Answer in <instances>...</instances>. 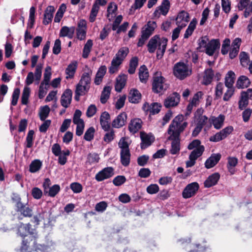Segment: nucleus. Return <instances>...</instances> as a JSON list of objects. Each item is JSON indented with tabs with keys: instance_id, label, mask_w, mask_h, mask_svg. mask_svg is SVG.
<instances>
[{
	"instance_id": "obj_1",
	"label": "nucleus",
	"mask_w": 252,
	"mask_h": 252,
	"mask_svg": "<svg viewBox=\"0 0 252 252\" xmlns=\"http://www.w3.org/2000/svg\"><path fill=\"white\" fill-rule=\"evenodd\" d=\"M31 225L30 224H22L18 229V233L22 237H27V238L23 241L21 246V251L30 252L33 248H35V241L34 237L28 236V234H34L33 231H30Z\"/></svg>"
},
{
	"instance_id": "obj_2",
	"label": "nucleus",
	"mask_w": 252,
	"mask_h": 252,
	"mask_svg": "<svg viewBox=\"0 0 252 252\" xmlns=\"http://www.w3.org/2000/svg\"><path fill=\"white\" fill-rule=\"evenodd\" d=\"M167 40L165 38H160L158 35H155L149 40L148 50L150 53H154L157 50V56L158 59L161 58L165 51Z\"/></svg>"
},
{
	"instance_id": "obj_3",
	"label": "nucleus",
	"mask_w": 252,
	"mask_h": 252,
	"mask_svg": "<svg viewBox=\"0 0 252 252\" xmlns=\"http://www.w3.org/2000/svg\"><path fill=\"white\" fill-rule=\"evenodd\" d=\"M200 144L201 142L199 140H194L189 145L188 149L189 150H193V151L189 156V159L186 161L187 167L193 166L197 158L202 155L204 151V147L201 145Z\"/></svg>"
},
{
	"instance_id": "obj_4",
	"label": "nucleus",
	"mask_w": 252,
	"mask_h": 252,
	"mask_svg": "<svg viewBox=\"0 0 252 252\" xmlns=\"http://www.w3.org/2000/svg\"><path fill=\"white\" fill-rule=\"evenodd\" d=\"M184 117L183 115H178L172 121L168 130V133L172 135V137L177 138L185 128L187 126L188 123L184 122Z\"/></svg>"
},
{
	"instance_id": "obj_5",
	"label": "nucleus",
	"mask_w": 252,
	"mask_h": 252,
	"mask_svg": "<svg viewBox=\"0 0 252 252\" xmlns=\"http://www.w3.org/2000/svg\"><path fill=\"white\" fill-rule=\"evenodd\" d=\"M201 51H204L209 56H212L215 51L220 48V44L217 39L210 41L206 37H202L199 43Z\"/></svg>"
},
{
	"instance_id": "obj_6",
	"label": "nucleus",
	"mask_w": 252,
	"mask_h": 252,
	"mask_svg": "<svg viewBox=\"0 0 252 252\" xmlns=\"http://www.w3.org/2000/svg\"><path fill=\"white\" fill-rule=\"evenodd\" d=\"M168 88V84L160 72H157L153 76L152 89L156 93H161Z\"/></svg>"
},
{
	"instance_id": "obj_7",
	"label": "nucleus",
	"mask_w": 252,
	"mask_h": 252,
	"mask_svg": "<svg viewBox=\"0 0 252 252\" xmlns=\"http://www.w3.org/2000/svg\"><path fill=\"white\" fill-rule=\"evenodd\" d=\"M51 76V67L50 66H47L44 69L43 79L41 82L39 88L38 97L40 99L43 98L47 94Z\"/></svg>"
},
{
	"instance_id": "obj_8",
	"label": "nucleus",
	"mask_w": 252,
	"mask_h": 252,
	"mask_svg": "<svg viewBox=\"0 0 252 252\" xmlns=\"http://www.w3.org/2000/svg\"><path fill=\"white\" fill-rule=\"evenodd\" d=\"M90 81L91 79L88 74L83 75L76 88L75 99L78 100L79 96L85 94L90 89Z\"/></svg>"
},
{
	"instance_id": "obj_9",
	"label": "nucleus",
	"mask_w": 252,
	"mask_h": 252,
	"mask_svg": "<svg viewBox=\"0 0 252 252\" xmlns=\"http://www.w3.org/2000/svg\"><path fill=\"white\" fill-rule=\"evenodd\" d=\"M174 75L178 78L183 79L190 73L188 66L183 63H178L174 68Z\"/></svg>"
},
{
	"instance_id": "obj_10",
	"label": "nucleus",
	"mask_w": 252,
	"mask_h": 252,
	"mask_svg": "<svg viewBox=\"0 0 252 252\" xmlns=\"http://www.w3.org/2000/svg\"><path fill=\"white\" fill-rule=\"evenodd\" d=\"M233 130V127L232 126L225 127L220 132H217L215 135L211 136L209 140L210 141L214 142L220 141L226 138L232 132Z\"/></svg>"
},
{
	"instance_id": "obj_11",
	"label": "nucleus",
	"mask_w": 252,
	"mask_h": 252,
	"mask_svg": "<svg viewBox=\"0 0 252 252\" xmlns=\"http://www.w3.org/2000/svg\"><path fill=\"white\" fill-rule=\"evenodd\" d=\"M199 186L197 182H193L188 185L182 192L184 198H189L194 196L198 191Z\"/></svg>"
},
{
	"instance_id": "obj_12",
	"label": "nucleus",
	"mask_w": 252,
	"mask_h": 252,
	"mask_svg": "<svg viewBox=\"0 0 252 252\" xmlns=\"http://www.w3.org/2000/svg\"><path fill=\"white\" fill-rule=\"evenodd\" d=\"M108 0H95L93 5L89 17L91 22H94L95 21L99 10L100 6L105 5Z\"/></svg>"
},
{
	"instance_id": "obj_13",
	"label": "nucleus",
	"mask_w": 252,
	"mask_h": 252,
	"mask_svg": "<svg viewBox=\"0 0 252 252\" xmlns=\"http://www.w3.org/2000/svg\"><path fill=\"white\" fill-rule=\"evenodd\" d=\"M114 175V170L112 167L104 168L98 172L95 176V180L98 182L102 181Z\"/></svg>"
},
{
	"instance_id": "obj_14",
	"label": "nucleus",
	"mask_w": 252,
	"mask_h": 252,
	"mask_svg": "<svg viewBox=\"0 0 252 252\" xmlns=\"http://www.w3.org/2000/svg\"><path fill=\"white\" fill-rule=\"evenodd\" d=\"M87 31V22L85 20H80L77 25L76 34L77 38L80 40L85 39Z\"/></svg>"
},
{
	"instance_id": "obj_15",
	"label": "nucleus",
	"mask_w": 252,
	"mask_h": 252,
	"mask_svg": "<svg viewBox=\"0 0 252 252\" xmlns=\"http://www.w3.org/2000/svg\"><path fill=\"white\" fill-rule=\"evenodd\" d=\"M189 19V13L184 10H182L178 14L176 18V23L177 26L184 28L186 26Z\"/></svg>"
},
{
	"instance_id": "obj_16",
	"label": "nucleus",
	"mask_w": 252,
	"mask_h": 252,
	"mask_svg": "<svg viewBox=\"0 0 252 252\" xmlns=\"http://www.w3.org/2000/svg\"><path fill=\"white\" fill-rule=\"evenodd\" d=\"M161 107V106L158 103H152L150 104L147 102H145L143 104L142 108L145 112L154 115L160 111Z\"/></svg>"
},
{
	"instance_id": "obj_17",
	"label": "nucleus",
	"mask_w": 252,
	"mask_h": 252,
	"mask_svg": "<svg viewBox=\"0 0 252 252\" xmlns=\"http://www.w3.org/2000/svg\"><path fill=\"white\" fill-rule=\"evenodd\" d=\"M110 116L106 111L102 112L100 116V124L102 128L105 131H109L110 128Z\"/></svg>"
},
{
	"instance_id": "obj_18",
	"label": "nucleus",
	"mask_w": 252,
	"mask_h": 252,
	"mask_svg": "<svg viewBox=\"0 0 252 252\" xmlns=\"http://www.w3.org/2000/svg\"><path fill=\"white\" fill-rule=\"evenodd\" d=\"M141 139V148L145 149L149 146L154 141V137L151 134H147L144 132H140Z\"/></svg>"
},
{
	"instance_id": "obj_19",
	"label": "nucleus",
	"mask_w": 252,
	"mask_h": 252,
	"mask_svg": "<svg viewBox=\"0 0 252 252\" xmlns=\"http://www.w3.org/2000/svg\"><path fill=\"white\" fill-rule=\"evenodd\" d=\"M180 101V95L176 93H173L170 95L164 101V106L166 108L174 107L177 105Z\"/></svg>"
},
{
	"instance_id": "obj_20",
	"label": "nucleus",
	"mask_w": 252,
	"mask_h": 252,
	"mask_svg": "<svg viewBox=\"0 0 252 252\" xmlns=\"http://www.w3.org/2000/svg\"><path fill=\"white\" fill-rule=\"evenodd\" d=\"M157 24L155 21H149L142 29L141 33L146 37H149L157 28Z\"/></svg>"
},
{
	"instance_id": "obj_21",
	"label": "nucleus",
	"mask_w": 252,
	"mask_h": 252,
	"mask_svg": "<svg viewBox=\"0 0 252 252\" xmlns=\"http://www.w3.org/2000/svg\"><path fill=\"white\" fill-rule=\"evenodd\" d=\"M72 91L69 89H66L62 94L61 98L62 105L66 108L70 105L72 100Z\"/></svg>"
},
{
	"instance_id": "obj_22",
	"label": "nucleus",
	"mask_w": 252,
	"mask_h": 252,
	"mask_svg": "<svg viewBox=\"0 0 252 252\" xmlns=\"http://www.w3.org/2000/svg\"><path fill=\"white\" fill-rule=\"evenodd\" d=\"M127 119L126 114L124 113H120L112 122V125L114 128H120L126 124Z\"/></svg>"
},
{
	"instance_id": "obj_23",
	"label": "nucleus",
	"mask_w": 252,
	"mask_h": 252,
	"mask_svg": "<svg viewBox=\"0 0 252 252\" xmlns=\"http://www.w3.org/2000/svg\"><path fill=\"white\" fill-rule=\"evenodd\" d=\"M221 156L219 153L212 154L205 162V167L210 169L215 166L220 160Z\"/></svg>"
},
{
	"instance_id": "obj_24",
	"label": "nucleus",
	"mask_w": 252,
	"mask_h": 252,
	"mask_svg": "<svg viewBox=\"0 0 252 252\" xmlns=\"http://www.w3.org/2000/svg\"><path fill=\"white\" fill-rule=\"evenodd\" d=\"M225 116L220 114L218 117L212 116L209 119V122L216 129H220L223 126Z\"/></svg>"
},
{
	"instance_id": "obj_25",
	"label": "nucleus",
	"mask_w": 252,
	"mask_h": 252,
	"mask_svg": "<svg viewBox=\"0 0 252 252\" xmlns=\"http://www.w3.org/2000/svg\"><path fill=\"white\" fill-rule=\"evenodd\" d=\"M142 121L139 118H134L132 119L128 125V129L131 133H135L142 127Z\"/></svg>"
},
{
	"instance_id": "obj_26",
	"label": "nucleus",
	"mask_w": 252,
	"mask_h": 252,
	"mask_svg": "<svg viewBox=\"0 0 252 252\" xmlns=\"http://www.w3.org/2000/svg\"><path fill=\"white\" fill-rule=\"evenodd\" d=\"M55 11V8L53 6H48L46 8L44 14L43 24L46 25L52 22Z\"/></svg>"
},
{
	"instance_id": "obj_27",
	"label": "nucleus",
	"mask_w": 252,
	"mask_h": 252,
	"mask_svg": "<svg viewBox=\"0 0 252 252\" xmlns=\"http://www.w3.org/2000/svg\"><path fill=\"white\" fill-rule=\"evenodd\" d=\"M220 175L218 173H215L209 176L204 182L206 188H210L215 185L218 182Z\"/></svg>"
},
{
	"instance_id": "obj_28",
	"label": "nucleus",
	"mask_w": 252,
	"mask_h": 252,
	"mask_svg": "<svg viewBox=\"0 0 252 252\" xmlns=\"http://www.w3.org/2000/svg\"><path fill=\"white\" fill-rule=\"evenodd\" d=\"M75 32V27H68L64 26L62 28L60 32V37H67L69 39L73 38Z\"/></svg>"
},
{
	"instance_id": "obj_29",
	"label": "nucleus",
	"mask_w": 252,
	"mask_h": 252,
	"mask_svg": "<svg viewBox=\"0 0 252 252\" xmlns=\"http://www.w3.org/2000/svg\"><path fill=\"white\" fill-rule=\"evenodd\" d=\"M127 80V76L125 74L119 75L116 79L115 90L117 92H120L125 87Z\"/></svg>"
},
{
	"instance_id": "obj_30",
	"label": "nucleus",
	"mask_w": 252,
	"mask_h": 252,
	"mask_svg": "<svg viewBox=\"0 0 252 252\" xmlns=\"http://www.w3.org/2000/svg\"><path fill=\"white\" fill-rule=\"evenodd\" d=\"M169 9V2L168 0H163L161 5L159 6L154 12L156 16L161 14L165 15L168 12Z\"/></svg>"
},
{
	"instance_id": "obj_31",
	"label": "nucleus",
	"mask_w": 252,
	"mask_h": 252,
	"mask_svg": "<svg viewBox=\"0 0 252 252\" xmlns=\"http://www.w3.org/2000/svg\"><path fill=\"white\" fill-rule=\"evenodd\" d=\"M17 208L18 211L25 217H30L32 215V210L28 207L24 205L21 202H19L17 204Z\"/></svg>"
},
{
	"instance_id": "obj_32",
	"label": "nucleus",
	"mask_w": 252,
	"mask_h": 252,
	"mask_svg": "<svg viewBox=\"0 0 252 252\" xmlns=\"http://www.w3.org/2000/svg\"><path fill=\"white\" fill-rule=\"evenodd\" d=\"M238 163V159L235 157H229L227 158V168L231 174H234L235 172L234 167Z\"/></svg>"
},
{
	"instance_id": "obj_33",
	"label": "nucleus",
	"mask_w": 252,
	"mask_h": 252,
	"mask_svg": "<svg viewBox=\"0 0 252 252\" xmlns=\"http://www.w3.org/2000/svg\"><path fill=\"white\" fill-rule=\"evenodd\" d=\"M168 139L173 141L171 143V153L173 155L177 154L180 151L179 137L173 138V137H172V135H170Z\"/></svg>"
},
{
	"instance_id": "obj_34",
	"label": "nucleus",
	"mask_w": 252,
	"mask_h": 252,
	"mask_svg": "<svg viewBox=\"0 0 252 252\" xmlns=\"http://www.w3.org/2000/svg\"><path fill=\"white\" fill-rule=\"evenodd\" d=\"M117 10V4L113 2H110L107 7V18L111 21L116 15V12Z\"/></svg>"
},
{
	"instance_id": "obj_35",
	"label": "nucleus",
	"mask_w": 252,
	"mask_h": 252,
	"mask_svg": "<svg viewBox=\"0 0 252 252\" xmlns=\"http://www.w3.org/2000/svg\"><path fill=\"white\" fill-rule=\"evenodd\" d=\"M141 95L136 89H133L130 90L128 96L129 101L131 103H137L141 99Z\"/></svg>"
},
{
	"instance_id": "obj_36",
	"label": "nucleus",
	"mask_w": 252,
	"mask_h": 252,
	"mask_svg": "<svg viewBox=\"0 0 252 252\" xmlns=\"http://www.w3.org/2000/svg\"><path fill=\"white\" fill-rule=\"evenodd\" d=\"M128 52L129 50L128 48L126 47H122L116 54L114 59L122 63L123 61L128 53Z\"/></svg>"
},
{
	"instance_id": "obj_37",
	"label": "nucleus",
	"mask_w": 252,
	"mask_h": 252,
	"mask_svg": "<svg viewBox=\"0 0 252 252\" xmlns=\"http://www.w3.org/2000/svg\"><path fill=\"white\" fill-rule=\"evenodd\" d=\"M251 82L248 77L242 75L238 79L236 86L239 89L247 88L250 85Z\"/></svg>"
},
{
	"instance_id": "obj_38",
	"label": "nucleus",
	"mask_w": 252,
	"mask_h": 252,
	"mask_svg": "<svg viewBox=\"0 0 252 252\" xmlns=\"http://www.w3.org/2000/svg\"><path fill=\"white\" fill-rule=\"evenodd\" d=\"M106 70L107 68L105 65L101 66L99 68L94 79V83L96 85H99L102 82V78L106 72Z\"/></svg>"
},
{
	"instance_id": "obj_39",
	"label": "nucleus",
	"mask_w": 252,
	"mask_h": 252,
	"mask_svg": "<svg viewBox=\"0 0 252 252\" xmlns=\"http://www.w3.org/2000/svg\"><path fill=\"white\" fill-rule=\"evenodd\" d=\"M77 68V63L73 62L70 63L67 67L65 70L66 75V78H72L74 75Z\"/></svg>"
},
{
	"instance_id": "obj_40",
	"label": "nucleus",
	"mask_w": 252,
	"mask_h": 252,
	"mask_svg": "<svg viewBox=\"0 0 252 252\" xmlns=\"http://www.w3.org/2000/svg\"><path fill=\"white\" fill-rule=\"evenodd\" d=\"M139 77L142 83H146L149 78V72L146 66L142 65L140 67L139 70Z\"/></svg>"
},
{
	"instance_id": "obj_41",
	"label": "nucleus",
	"mask_w": 252,
	"mask_h": 252,
	"mask_svg": "<svg viewBox=\"0 0 252 252\" xmlns=\"http://www.w3.org/2000/svg\"><path fill=\"white\" fill-rule=\"evenodd\" d=\"M214 77V72L211 69H207L205 71L202 83L205 85L210 84Z\"/></svg>"
},
{
	"instance_id": "obj_42",
	"label": "nucleus",
	"mask_w": 252,
	"mask_h": 252,
	"mask_svg": "<svg viewBox=\"0 0 252 252\" xmlns=\"http://www.w3.org/2000/svg\"><path fill=\"white\" fill-rule=\"evenodd\" d=\"M235 73L232 71H229L226 75L225 85L226 87H232L235 80Z\"/></svg>"
},
{
	"instance_id": "obj_43",
	"label": "nucleus",
	"mask_w": 252,
	"mask_h": 252,
	"mask_svg": "<svg viewBox=\"0 0 252 252\" xmlns=\"http://www.w3.org/2000/svg\"><path fill=\"white\" fill-rule=\"evenodd\" d=\"M197 23V21L196 19H193L192 20L186 31L184 34L185 38H188L190 35L192 34L193 32L195 29Z\"/></svg>"
},
{
	"instance_id": "obj_44",
	"label": "nucleus",
	"mask_w": 252,
	"mask_h": 252,
	"mask_svg": "<svg viewBox=\"0 0 252 252\" xmlns=\"http://www.w3.org/2000/svg\"><path fill=\"white\" fill-rule=\"evenodd\" d=\"M66 6L64 4H62L60 6L57 12L55 15L54 18V21L56 23L60 22L61 19L63 18V15L65 11H66Z\"/></svg>"
},
{
	"instance_id": "obj_45",
	"label": "nucleus",
	"mask_w": 252,
	"mask_h": 252,
	"mask_svg": "<svg viewBox=\"0 0 252 252\" xmlns=\"http://www.w3.org/2000/svg\"><path fill=\"white\" fill-rule=\"evenodd\" d=\"M121 160L122 164L124 166L129 164L130 160L129 151H124L121 152Z\"/></svg>"
},
{
	"instance_id": "obj_46",
	"label": "nucleus",
	"mask_w": 252,
	"mask_h": 252,
	"mask_svg": "<svg viewBox=\"0 0 252 252\" xmlns=\"http://www.w3.org/2000/svg\"><path fill=\"white\" fill-rule=\"evenodd\" d=\"M111 88L109 86L104 88L100 96V101L102 103H105L109 97Z\"/></svg>"
},
{
	"instance_id": "obj_47",
	"label": "nucleus",
	"mask_w": 252,
	"mask_h": 252,
	"mask_svg": "<svg viewBox=\"0 0 252 252\" xmlns=\"http://www.w3.org/2000/svg\"><path fill=\"white\" fill-rule=\"evenodd\" d=\"M42 166V162L38 159H35L32 161L30 165V171L32 173H35L38 171Z\"/></svg>"
},
{
	"instance_id": "obj_48",
	"label": "nucleus",
	"mask_w": 252,
	"mask_h": 252,
	"mask_svg": "<svg viewBox=\"0 0 252 252\" xmlns=\"http://www.w3.org/2000/svg\"><path fill=\"white\" fill-rule=\"evenodd\" d=\"M50 111V109L48 105L41 107L39 113L40 120L44 121L48 116Z\"/></svg>"
},
{
	"instance_id": "obj_49",
	"label": "nucleus",
	"mask_w": 252,
	"mask_h": 252,
	"mask_svg": "<svg viewBox=\"0 0 252 252\" xmlns=\"http://www.w3.org/2000/svg\"><path fill=\"white\" fill-rule=\"evenodd\" d=\"M121 63L120 61H118L113 58L111 62V66L109 68V73L113 74L118 72Z\"/></svg>"
},
{
	"instance_id": "obj_50",
	"label": "nucleus",
	"mask_w": 252,
	"mask_h": 252,
	"mask_svg": "<svg viewBox=\"0 0 252 252\" xmlns=\"http://www.w3.org/2000/svg\"><path fill=\"white\" fill-rule=\"evenodd\" d=\"M249 104V99L242 92L241 94V96L239 101V108L241 110L244 109Z\"/></svg>"
},
{
	"instance_id": "obj_51",
	"label": "nucleus",
	"mask_w": 252,
	"mask_h": 252,
	"mask_svg": "<svg viewBox=\"0 0 252 252\" xmlns=\"http://www.w3.org/2000/svg\"><path fill=\"white\" fill-rule=\"evenodd\" d=\"M30 94V89L28 87H25L22 95V103L26 105L28 102V99Z\"/></svg>"
},
{
	"instance_id": "obj_52",
	"label": "nucleus",
	"mask_w": 252,
	"mask_h": 252,
	"mask_svg": "<svg viewBox=\"0 0 252 252\" xmlns=\"http://www.w3.org/2000/svg\"><path fill=\"white\" fill-rule=\"evenodd\" d=\"M203 93L202 92L196 93L189 102L190 103L196 106L199 104L200 99L202 98Z\"/></svg>"
},
{
	"instance_id": "obj_53",
	"label": "nucleus",
	"mask_w": 252,
	"mask_h": 252,
	"mask_svg": "<svg viewBox=\"0 0 252 252\" xmlns=\"http://www.w3.org/2000/svg\"><path fill=\"white\" fill-rule=\"evenodd\" d=\"M35 69V71L34 75L35 78V80L37 81H39L41 79V75H42V71L43 68V64L41 63H39L37 64Z\"/></svg>"
},
{
	"instance_id": "obj_54",
	"label": "nucleus",
	"mask_w": 252,
	"mask_h": 252,
	"mask_svg": "<svg viewBox=\"0 0 252 252\" xmlns=\"http://www.w3.org/2000/svg\"><path fill=\"white\" fill-rule=\"evenodd\" d=\"M34 131L33 130H30L29 131L26 137V147L27 148H31L33 145V139Z\"/></svg>"
},
{
	"instance_id": "obj_55",
	"label": "nucleus",
	"mask_w": 252,
	"mask_h": 252,
	"mask_svg": "<svg viewBox=\"0 0 252 252\" xmlns=\"http://www.w3.org/2000/svg\"><path fill=\"white\" fill-rule=\"evenodd\" d=\"M35 11V10L34 7H32L30 8L29 22L28 24V27L29 28H32L34 24Z\"/></svg>"
},
{
	"instance_id": "obj_56",
	"label": "nucleus",
	"mask_w": 252,
	"mask_h": 252,
	"mask_svg": "<svg viewBox=\"0 0 252 252\" xmlns=\"http://www.w3.org/2000/svg\"><path fill=\"white\" fill-rule=\"evenodd\" d=\"M77 125L76 134L78 136H81L84 131L85 125L83 121L73 123Z\"/></svg>"
},
{
	"instance_id": "obj_57",
	"label": "nucleus",
	"mask_w": 252,
	"mask_h": 252,
	"mask_svg": "<svg viewBox=\"0 0 252 252\" xmlns=\"http://www.w3.org/2000/svg\"><path fill=\"white\" fill-rule=\"evenodd\" d=\"M57 91H51L46 96L45 101L46 102H48L51 101H54V102L56 103L57 101Z\"/></svg>"
},
{
	"instance_id": "obj_58",
	"label": "nucleus",
	"mask_w": 252,
	"mask_h": 252,
	"mask_svg": "<svg viewBox=\"0 0 252 252\" xmlns=\"http://www.w3.org/2000/svg\"><path fill=\"white\" fill-rule=\"evenodd\" d=\"M20 93V90L19 88H16L14 90L12 96V101H11V105L13 106H15L18 102L19 95Z\"/></svg>"
},
{
	"instance_id": "obj_59",
	"label": "nucleus",
	"mask_w": 252,
	"mask_h": 252,
	"mask_svg": "<svg viewBox=\"0 0 252 252\" xmlns=\"http://www.w3.org/2000/svg\"><path fill=\"white\" fill-rule=\"evenodd\" d=\"M60 190V186L58 185H54L48 190L47 194L51 197H54L59 192Z\"/></svg>"
},
{
	"instance_id": "obj_60",
	"label": "nucleus",
	"mask_w": 252,
	"mask_h": 252,
	"mask_svg": "<svg viewBox=\"0 0 252 252\" xmlns=\"http://www.w3.org/2000/svg\"><path fill=\"white\" fill-rule=\"evenodd\" d=\"M94 129L93 127H90L86 131L84 138V139L88 141H91L94 138Z\"/></svg>"
},
{
	"instance_id": "obj_61",
	"label": "nucleus",
	"mask_w": 252,
	"mask_h": 252,
	"mask_svg": "<svg viewBox=\"0 0 252 252\" xmlns=\"http://www.w3.org/2000/svg\"><path fill=\"white\" fill-rule=\"evenodd\" d=\"M159 189V187L157 184H151L147 187L146 191L148 193L153 194L158 192Z\"/></svg>"
},
{
	"instance_id": "obj_62",
	"label": "nucleus",
	"mask_w": 252,
	"mask_h": 252,
	"mask_svg": "<svg viewBox=\"0 0 252 252\" xmlns=\"http://www.w3.org/2000/svg\"><path fill=\"white\" fill-rule=\"evenodd\" d=\"M239 57L241 64L243 66H247L249 62V57L247 54L245 52H241L240 54Z\"/></svg>"
},
{
	"instance_id": "obj_63",
	"label": "nucleus",
	"mask_w": 252,
	"mask_h": 252,
	"mask_svg": "<svg viewBox=\"0 0 252 252\" xmlns=\"http://www.w3.org/2000/svg\"><path fill=\"white\" fill-rule=\"evenodd\" d=\"M107 131L108 132L104 135L103 137V140L106 143H109L114 139L115 134L113 130H111L110 131Z\"/></svg>"
},
{
	"instance_id": "obj_64",
	"label": "nucleus",
	"mask_w": 252,
	"mask_h": 252,
	"mask_svg": "<svg viewBox=\"0 0 252 252\" xmlns=\"http://www.w3.org/2000/svg\"><path fill=\"white\" fill-rule=\"evenodd\" d=\"M119 147L121 149V151H129L128 148V144L126 141V139L122 138L118 143Z\"/></svg>"
}]
</instances>
